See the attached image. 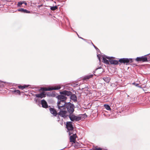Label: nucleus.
Masks as SVG:
<instances>
[{
    "mask_svg": "<svg viewBox=\"0 0 150 150\" xmlns=\"http://www.w3.org/2000/svg\"><path fill=\"white\" fill-rule=\"evenodd\" d=\"M66 108L67 111L69 114H72L74 111L75 106L70 102L66 103L65 107V109Z\"/></svg>",
    "mask_w": 150,
    "mask_h": 150,
    "instance_id": "nucleus-1",
    "label": "nucleus"
},
{
    "mask_svg": "<svg viewBox=\"0 0 150 150\" xmlns=\"http://www.w3.org/2000/svg\"><path fill=\"white\" fill-rule=\"evenodd\" d=\"M67 102L65 100H58L57 102V110L65 109V107Z\"/></svg>",
    "mask_w": 150,
    "mask_h": 150,
    "instance_id": "nucleus-2",
    "label": "nucleus"
},
{
    "mask_svg": "<svg viewBox=\"0 0 150 150\" xmlns=\"http://www.w3.org/2000/svg\"><path fill=\"white\" fill-rule=\"evenodd\" d=\"M134 60V59L132 58H122L120 59L119 62L121 63L125 64L127 65L132 62Z\"/></svg>",
    "mask_w": 150,
    "mask_h": 150,
    "instance_id": "nucleus-3",
    "label": "nucleus"
},
{
    "mask_svg": "<svg viewBox=\"0 0 150 150\" xmlns=\"http://www.w3.org/2000/svg\"><path fill=\"white\" fill-rule=\"evenodd\" d=\"M65 110H57L58 111H59V112L58 113V115L63 117L64 118H65L68 116V115L67 114V111Z\"/></svg>",
    "mask_w": 150,
    "mask_h": 150,
    "instance_id": "nucleus-4",
    "label": "nucleus"
},
{
    "mask_svg": "<svg viewBox=\"0 0 150 150\" xmlns=\"http://www.w3.org/2000/svg\"><path fill=\"white\" fill-rule=\"evenodd\" d=\"M66 126L68 130L69 131V134L70 135L72 134V133H71V132H72L74 129V127L72 125V122H67Z\"/></svg>",
    "mask_w": 150,
    "mask_h": 150,
    "instance_id": "nucleus-5",
    "label": "nucleus"
},
{
    "mask_svg": "<svg viewBox=\"0 0 150 150\" xmlns=\"http://www.w3.org/2000/svg\"><path fill=\"white\" fill-rule=\"evenodd\" d=\"M69 117L71 120L72 121H79L81 119V117L76 116L75 115L72 114H69Z\"/></svg>",
    "mask_w": 150,
    "mask_h": 150,
    "instance_id": "nucleus-6",
    "label": "nucleus"
},
{
    "mask_svg": "<svg viewBox=\"0 0 150 150\" xmlns=\"http://www.w3.org/2000/svg\"><path fill=\"white\" fill-rule=\"evenodd\" d=\"M103 69L101 67L96 69L95 70V71H93V73H96L98 75V76H99V75L101 74L103 72H104ZM93 74L95 75L94 74Z\"/></svg>",
    "mask_w": 150,
    "mask_h": 150,
    "instance_id": "nucleus-7",
    "label": "nucleus"
},
{
    "mask_svg": "<svg viewBox=\"0 0 150 150\" xmlns=\"http://www.w3.org/2000/svg\"><path fill=\"white\" fill-rule=\"evenodd\" d=\"M58 100H66L67 99V97L65 96L64 94H61L58 95L56 97Z\"/></svg>",
    "mask_w": 150,
    "mask_h": 150,
    "instance_id": "nucleus-8",
    "label": "nucleus"
},
{
    "mask_svg": "<svg viewBox=\"0 0 150 150\" xmlns=\"http://www.w3.org/2000/svg\"><path fill=\"white\" fill-rule=\"evenodd\" d=\"M60 93L61 94H64L65 96H70L72 94V93L70 91H67L66 90H64L60 92Z\"/></svg>",
    "mask_w": 150,
    "mask_h": 150,
    "instance_id": "nucleus-9",
    "label": "nucleus"
},
{
    "mask_svg": "<svg viewBox=\"0 0 150 150\" xmlns=\"http://www.w3.org/2000/svg\"><path fill=\"white\" fill-rule=\"evenodd\" d=\"M39 103L41 104L42 105V107L44 108H47L48 107L47 103L45 100H42L41 102H39Z\"/></svg>",
    "mask_w": 150,
    "mask_h": 150,
    "instance_id": "nucleus-10",
    "label": "nucleus"
},
{
    "mask_svg": "<svg viewBox=\"0 0 150 150\" xmlns=\"http://www.w3.org/2000/svg\"><path fill=\"white\" fill-rule=\"evenodd\" d=\"M61 87L59 86H55L54 87L47 88L48 91H50L52 90H59L61 88Z\"/></svg>",
    "mask_w": 150,
    "mask_h": 150,
    "instance_id": "nucleus-11",
    "label": "nucleus"
},
{
    "mask_svg": "<svg viewBox=\"0 0 150 150\" xmlns=\"http://www.w3.org/2000/svg\"><path fill=\"white\" fill-rule=\"evenodd\" d=\"M76 137V134H73L72 135L70 136V142L74 143L75 141V139Z\"/></svg>",
    "mask_w": 150,
    "mask_h": 150,
    "instance_id": "nucleus-12",
    "label": "nucleus"
},
{
    "mask_svg": "<svg viewBox=\"0 0 150 150\" xmlns=\"http://www.w3.org/2000/svg\"><path fill=\"white\" fill-rule=\"evenodd\" d=\"M50 110L51 113L54 116H56V115L57 114V113L56 110H55L54 108H50Z\"/></svg>",
    "mask_w": 150,
    "mask_h": 150,
    "instance_id": "nucleus-13",
    "label": "nucleus"
},
{
    "mask_svg": "<svg viewBox=\"0 0 150 150\" xmlns=\"http://www.w3.org/2000/svg\"><path fill=\"white\" fill-rule=\"evenodd\" d=\"M45 94L44 92H43L40 94H37L35 95V96L37 98H42L43 97L45 96Z\"/></svg>",
    "mask_w": 150,
    "mask_h": 150,
    "instance_id": "nucleus-14",
    "label": "nucleus"
},
{
    "mask_svg": "<svg viewBox=\"0 0 150 150\" xmlns=\"http://www.w3.org/2000/svg\"><path fill=\"white\" fill-rule=\"evenodd\" d=\"M70 99L74 102L77 101V97L75 94H71L70 96Z\"/></svg>",
    "mask_w": 150,
    "mask_h": 150,
    "instance_id": "nucleus-15",
    "label": "nucleus"
},
{
    "mask_svg": "<svg viewBox=\"0 0 150 150\" xmlns=\"http://www.w3.org/2000/svg\"><path fill=\"white\" fill-rule=\"evenodd\" d=\"M118 61L115 60H113V59H110L109 60V62H110V64H117L118 63Z\"/></svg>",
    "mask_w": 150,
    "mask_h": 150,
    "instance_id": "nucleus-16",
    "label": "nucleus"
},
{
    "mask_svg": "<svg viewBox=\"0 0 150 150\" xmlns=\"http://www.w3.org/2000/svg\"><path fill=\"white\" fill-rule=\"evenodd\" d=\"M18 10L19 11H21L22 12L24 13H30V11H28L26 9H25L22 8H21L18 9Z\"/></svg>",
    "mask_w": 150,
    "mask_h": 150,
    "instance_id": "nucleus-17",
    "label": "nucleus"
},
{
    "mask_svg": "<svg viewBox=\"0 0 150 150\" xmlns=\"http://www.w3.org/2000/svg\"><path fill=\"white\" fill-rule=\"evenodd\" d=\"M93 76V74H89L87 76H85L83 78V79L84 80L88 79L90 78H92Z\"/></svg>",
    "mask_w": 150,
    "mask_h": 150,
    "instance_id": "nucleus-18",
    "label": "nucleus"
},
{
    "mask_svg": "<svg viewBox=\"0 0 150 150\" xmlns=\"http://www.w3.org/2000/svg\"><path fill=\"white\" fill-rule=\"evenodd\" d=\"M30 86L29 85H25L23 86H22L21 85H20L18 86V87L19 88L21 89L22 90H23L24 88H27L28 87Z\"/></svg>",
    "mask_w": 150,
    "mask_h": 150,
    "instance_id": "nucleus-19",
    "label": "nucleus"
},
{
    "mask_svg": "<svg viewBox=\"0 0 150 150\" xmlns=\"http://www.w3.org/2000/svg\"><path fill=\"white\" fill-rule=\"evenodd\" d=\"M141 58V62H146L148 61L147 58L145 56L142 57Z\"/></svg>",
    "mask_w": 150,
    "mask_h": 150,
    "instance_id": "nucleus-20",
    "label": "nucleus"
},
{
    "mask_svg": "<svg viewBox=\"0 0 150 150\" xmlns=\"http://www.w3.org/2000/svg\"><path fill=\"white\" fill-rule=\"evenodd\" d=\"M102 57H103V62L104 63H106V64H109V61L108 60H107L105 57H103V56H102Z\"/></svg>",
    "mask_w": 150,
    "mask_h": 150,
    "instance_id": "nucleus-21",
    "label": "nucleus"
},
{
    "mask_svg": "<svg viewBox=\"0 0 150 150\" xmlns=\"http://www.w3.org/2000/svg\"><path fill=\"white\" fill-rule=\"evenodd\" d=\"M103 79L107 83L109 82L110 80V78L108 77H104Z\"/></svg>",
    "mask_w": 150,
    "mask_h": 150,
    "instance_id": "nucleus-22",
    "label": "nucleus"
},
{
    "mask_svg": "<svg viewBox=\"0 0 150 150\" xmlns=\"http://www.w3.org/2000/svg\"><path fill=\"white\" fill-rule=\"evenodd\" d=\"M104 106L105 108L107 110H111L110 107L107 104H105L104 105Z\"/></svg>",
    "mask_w": 150,
    "mask_h": 150,
    "instance_id": "nucleus-23",
    "label": "nucleus"
},
{
    "mask_svg": "<svg viewBox=\"0 0 150 150\" xmlns=\"http://www.w3.org/2000/svg\"><path fill=\"white\" fill-rule=\"evenodd\" d=\"M57 8V6H55L51 7L50 8V9L52 11H54Z\"/></svg>",
    "mask_w": 150,
    "mask_h": 150,
    "instance_id": "nucleus-24",
    "label": "nucleus"
},
{
    "mask_svg": "<svg viewBox=\"0 0 150 150\" xmlns=\"http://www.w3.org/2000/svg\"><path fill=\"white\" fill-rule=\"evenodd\" d=\"M24 3V1H23L22 2L20 1L18 3V6L19 7H20L21 5H22Z\"/></svg>",
    "mask_w": 150,
    "mask_h": 150,
    "instance_id": "nucleus-25",
    "label": "nucleus"
},
{
    "mask_svg": "<svg viewBox=\"0 0 150 150\" xmlns=\"http://www.w3.org/2000/svg\"><path fill=\"white\" fill-rule=\"evenodd\" d=\"M135 60L137 62H141V57H137L136 59Z\"/></svg>",
    "mask_w": 150,
    "mask_h": 150,
    "instance_id": "nucleus-26",
    "label": "nucleus"
},
{
    "mask_svg": "<svg viewBox=\"0 0 150 150\" xmlns=\"http://www.w3.org/2000/svg\"><path fill=\"white\" fill-rule=\"evenodd\" d=\"M16 94H18L19 95L21 94L20 91L19 90H16Z\"/></svg>",
    "mask_w": 150,
    "mask_h": 150,
    "instance_id": "nucleus-27",
    "label": "nucleus"
},
{
    "mask_svg": "<svg viewBox=\"0 0 150 150\" xmlns=\"http://www.w3.org/2000/svg\"><path fill=\"white\" fill-rule=\"evenodd\" d=\"M43 91H48L47 88H41Z\"/></svg>",
    "mask_w": 150,
    "mask_h": 150,
    "instance_id": "nucleus-28",
    "label": "nucleus"
},
{
    "mask_svg": "<svg viewBox=\"0 0 150 150\" xmlns=\"http://www.w3.org/2000/svg\"><path fill=\"white\" fill-rule=\"evenodd\" d=\"M81 117H82L83 118L84 117L85 118V117H87V115L86 114H82L81 115Z\"/></svg>",
    "mask_w": 150,
    "mask_h": 150,
    "instance_id": "nucleus-29",
    "label": "nucleus"
},
{
    "mask_svg": "<svg viewBox=\"0 0 150 150\" xmlns=\"http://www.w3.org/2000/svg\"><path fill=\"white\" fill-rule=\"evenodd\" d=\"M100 54H97V56L100 61Z\"/></svg>",
    "mask_w": 150,
    "mask_h": 150,
    "instance_id": "nucleus-30",
    "label": "nucleus"
},
{
    "mask_svg": "<svg viewBox=\"0 0 150 150\" xmlns=\"http://www.w3.org/2000/svg\"><path fill=\"white\" fill-rule=\"evenodd\" d=\"M106 59H109V60H110V59H110L111 58V57H108V56H105V57ZM112 57H111V58H112Z\"/></svg>",
    "mask_w": 150,
    "mask_h": 150,
    "instance_id": "nucleus-31",
    "label": "nucleus"
},
{
    "mask_svg": "<svg viewBox=\"0 0 150 150\" xmlns=\"http://www.w3.org/2000/svg\"><path fill=\"white\" fill-rule=\"evenodd\" d=\"M77 35H78V37H79V38H81V39H82V40H84V41H86V39H84V38H81V37H79V35L78 34H77Z\"/></svg>",
    "mask_w": 150,
    "mask_h": 150,
    "instance_id": "nucleus-32",
    "label": "nucleus"
},
{
    "mask_svg": "<svg viewBox=\"0 0 150 150\" xmlns=\"http://www.w3.org/2000/svg\"><path fill=\"white\" fill-rule=\"evenodd\" d=\"M93 47H94V48L96 49V50H98V51H99V50L98 49L97 47L96 46H95L94 45H93Z\"/></svg>",
    "mask_w": 150,
    "mask_h": 150,
    "instance_id": "nucleus-33",
    "label": "nucleus"
},
{
    "mask_svg": "<svg viewBox=\"0 0 150 150\" xmlns=\"http://www.w3.org/2000/svg\"><path fill=\"white\" fill-rule=\"evenodd\" d=\"M16 90L15 89H14V90H13V91H12L13 92L16 93Z\"/></svg>",
    "mask_w": 150,
    "mask_h": 150,
    "instance_id": "nucleus-34",
    "label": "nucleus"
},
{
    "mask_svg": "<svg viewBox=\"0 0 150 150\" xmlns=\"http://www.w3.org/2000/svg\"><path fill=\"white\" fill-rule=\"evenodd\" d=\"M24 4H25V5H27V3H25V1H24Z\"/></svg>",
    "mask_w": 150,
    "mask_h": 150,
    "instance_id": "nucleus-35",
    "label": "nucleus"
},
{
    "mask_svg": "<svg viewBox=\"0 0 150 150\" xmlns=\"http://www.w3.org/2000/svg\"><path fill=\"white\" fill-rule=\"evenodd\" d=\"M96 50L98 52H99L100 53V51H98V50Z\"/></svg>",
    "mask_w": 150,
    "mask_h": 150,
    "instance_id": "nucleus-36",
    "label": "nucleus"
},
{
    "mask_svg": "<svg viewBox=\"0 0 150 150\" xmlns=\"http://www.w3.org/2000/svg\"><path fill=\"white\" fill-rule=\"evenodd\" d=\"M42 6V5H40L39 6V7L40 8V7H41Z\"/></svg>",
    "mask_w": 150,
    "mask_h": 150,
    "instance_id": "nucleus-37",
    "label": "nucleus"
},
{
    "mask_svg": "<svg viewBox=\"0 0 150 150\" xmlns=\"http://www.w3.org/2000/svg\"><path fill=\"white\" fill-rule=\"evenodd\" d=\"M138 85V84H137L136 85V86H137Z\"/></svg>",
    "mask_w": 150,
    "mask_h": 150,
    "instance_id": "nucleus-38",
    "label": "nucleus"
},
{
    "mask_svg": "<svg viewBox=\"0 0 150 150\" xmlns=\"http://www.w3.org/2000/svg\"><path fill=\"white\" fill-rule=\"evenodd\" d=\"M91 43H92V44L93 45H93H94L93 44V43L92 42H91Z\"/></svg>",
    "mask_w": 150,
    "mask_h": 150,
    "instance_id": "nucleus-39",
    "label": "nucleus"
},
{
    "mask_svg": "<svg viewBox=\"0 0 150 150\" xmlns=\"http://www.w3.org/2000/svg\"><path fill=\"white\" fill-rule=\"evenodd\" d=\"M138 86L139 87L141 88V87L140 86Z\"/></svg>",
    "mask_w": 150,
    "mask_h": 150,
    "instance_id": "nucleus-40",
    "label": "nucleus"
},
{
    "mask_svg": "<svg viewBox=\"0 0 150 150\" xmlns=\"http://www.w3.org/2000/svg\"><path fill=\"white\" fill-rule=\"evenodd\" d=\"M47 96L49 95H48V94H47Z\"/></svg>",
    "mask_w": 150,
    "mask_h": 150,
    "instance_id": "nucleus-41",
    "label": "nucleus"
}]
</instances>
